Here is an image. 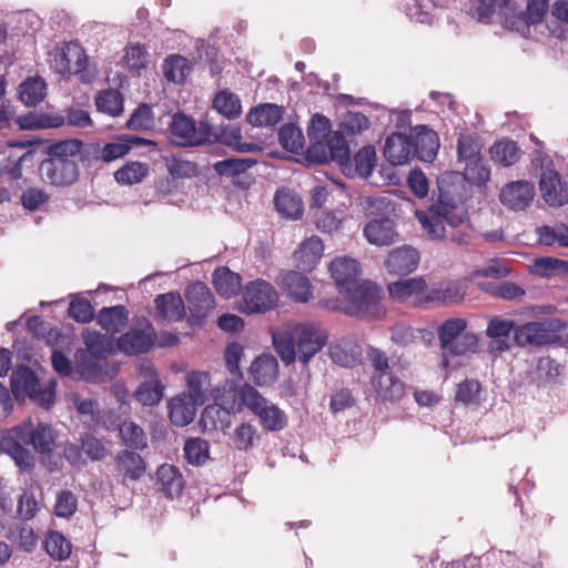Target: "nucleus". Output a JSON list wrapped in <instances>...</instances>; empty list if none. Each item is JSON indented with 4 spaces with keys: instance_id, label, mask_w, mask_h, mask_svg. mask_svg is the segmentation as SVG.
Here are the masks:
<instances>
[{
    "instance_id": "nucleus-51",
    "label": "nucleus",
    "mask_w": 568,
    "mask_h": 568,
    "mask_svg": "<svg viewBox=\"0 0 568 568\" xmlns=\"http://www.w3.org/2000/svg\"><path fill=\"white\" fill-rule=\"evenodd\" d=\"M464 295L465 291L460 283L448 282L436 290L429 291L428 302L439 301L445 304H453L460 302Z\"/></svg>"
},
{
    "instance_id": "nucleus-27",
    "label": "nucleus",
    "mask_w": 568,
    "mask_h": 568,
    "mask_svg": "<svg viewBox=\"0 0 568 568\" xmlns=\"http://www.w3.org/2000/svg\"><path fill=\"white\" fill-rule=\"evenodd\" d=\"M372 386L378 400L397 402L405 395L404 384L392 373L372 377Z\"/></svg>"
},
{
    "instance_id": "nucleus-22",
    "label": "nucleus",
    "mask_w": 568,
    "mask_h": 568,
    "mask_svg": "<svg viewBox=\"0 0 568 568\" xmlns=\"http://www.w3.org/2000/svg\"><path fill=\"white\" fill-rule=\"evenodd\" d=\"M278 285L296 302L306 303L314 297L308 277L300 272H283L278 277Z\"/></svg>"
},
{
    "instance_id": "nucleus-32",
    "label": "nucleus",
    "mask_w": 568,
    "mask_h": 568,
    "mask_svg": "<svg viewBox=\"0 0 568 568\" xmlns=\"http://www.w3.org/2000/svg\"><path fill=\"white\" fill-rule=\"evenodd\" d=\"M199 404L183 394L171 399L169 404L170 419L176 426H186L193 422Z\"/></svg>"
},
{
    "instance_id": "nucleus-20",
    "label": "nucleus",
    "mask_w": 568,
    "mask_h": 568,
    "mask_svg": "<svg viewBox=\"0 0 568 568\" xmlns=\"http://www.w3.org/2000/svg\"><path fill=\"white\" fill-rule=\"evenodd\" d=\"M191 315L196 320L206 317L215 306L210 288L202 282L191 284L186 290Z\"/></svg>"
},
{
    "instance_id": "nucleus-59",
    "label": "nucleus",
    "mask_w": 568,
    "mask_h": 568,
    "mask_svg": "<svg viewBox=\"0 0 568 568\" xmlns=\"http://www.w3.org/2000/svg\"><path fill=\"white\" fill-rule=\"evenodd\" d=\"M278 138L282 146L291 152H298L304 148V135L293 124L283 125L280 129Z\"/></svg>"
},
{
    "instance_id": "nucleus-46",
    "label": "nucleus",
    "mask_w": 568,
    "mask_h": 568,
    "mask_svg": "<svg viewBox=\"0 0 568 568\" xmlns=\"http://www.w3.org/2000/svg\"><path fill=\"white\" fill-rule=\"evenodd\" d=\"M423 132L417 135L415 152L418 153L423 161L432 162L437 155L439 149L438 136L433 130L426 126L420 128Z\"/></svg>"
},
{
    "instance_id": "nucleus-30",
    "label": "nucleus",
    "mask_w": 568,
    "mask_h": 568,
    "mask_svg": "<svg viewBox=\"0 0 568 568\" xmlns=\"http://www.w3.org/2000/svg\"><path fill=\"white\" fill-rule=\"evenodd\" d=\"M333 134L329 121L326 116L315 114L307 128V136L312 141V146L308 148V154L323 153V159H326L325 142Z\"/></svg>"
},
{
    "instance_id": "nucleus-62",
    "label": "nucleus",
    "mask_w": 568,
    "mask_h": 568,
    "mask_svg": "<svg viewBox=\"0 0 568 568\" xmlns=\"http://www.w3.org/2000/svg\"><path fill=\"white\" fill-rule=\"evenodd\" d=\"M548 10V0H527L526 11L519 12V20L527 24H537L542 21Z\"/></svg>"
},
{
    "instance_id": "nucleus-55",
    "label": "nucleus",
    "mask_w": 568,
    "mask_h": 568,
    "mask_svg": "<svg viewBox=\"0 0 568 568\" xmlns=\"http://www.w3.org/2000/svg\"><path fill=\"white\" fill-rule=\"evenodd\" d=\"M258 438L256 428L250 423H242L235 427L231 436L233 446L239 450H248Z\"/></svg>"
},
{
    "instance_id": "nucleus-29",
    "label": "nucleus",
    "mask_w": 568,
    "mask_h": 568,
    "mask_svg": "<svg viewBox=\"0 0 568 568\" xmlns=\"http://www.w3.org/2000/svg\"><path fill=\"white\" fill-rule=\"evenodd\" d=\"M256 162L251 159H226L219 161L213 165L214 171L220 175H230L236 178L235 183L242 186H248L251 178L246 171Z\"/></svg>"
},
{
    "instance_id": "nucleus-17",
    "label": "nucleus",
    "mask_w": 568,
    "mask_h": 568,
    "mask_svg": "<svg viewBox=\"0 0 568 568\" xmlns=\"http://www.w3.org/2000/svg\"><path fill=\"white\" fill-rule=\"evenodd\" d=\"M329 357L336 365L353 367L361 362L362 348L353 335L344 336L329 345Z\"/></svg>"
},
{
    "instance_id": "nucleus-33",
    "label": "nucleus",
    "mask_w": 568,
    "mask_h": 568,
    "mask_svg": "<svg viewBox=\"0 0 568 568\" xmlns=\"http://www.w3.org/2000/svg\"><path fill=\"white\" fill-rule=\"evenodd\" d=\"M274 205L280 215L296 220L303 213V204L298 195L290 189H280L274 195Z\"/></svg>"
},
{
    "instance_id": "nucleus-24",
    "label": "nucleus",
    "mask_w": 568,
    "mask_h": 568,
    "mask_svg": "<svg viewBox=\"0 0 568 568\" xmlns=\"http://www.w3.org/2000/svg\"><path fill=\"white\" fill-rule=\"evenodd\" d=\"M419 262L418 252L412 246H402L393 250L386 262L387 271L395 275H405L416 270Z\"/></svg>"
},
{
    "instance_id": "nucleus-49",
    "label": "nucleus",
    "mask_w": 568,
    "mask_h": 568,
    "mask_svg": "<svg viewBox=\"0 0 568 568\" xmlns=\"http://www.w3.org/2000/svg\"><path fill=\"white\" fill-rule=\"evenodd\" d=\"M209 442L203 438H190L184 444V457L189 464L203 465L210 457Z\"/></svg>"
},
{
    "instance_id": "nucleus-12",
    "label": "nucleus",
    "mask_w": 568,
    "mask_h": 568,
    "mask_svg": "<svg viewBox=\"0 0 568 568\" xmlns=\"http://www.w3.org/2000/svg\"><path fill=\"white\" fill-rule=\"evenodd\" d=\"M534 197L535 186L525 180L511 181L499 192L501 204L513 211H525L530 206Z\"/></svg>"
},
{
    "instance_id": "nucleus-1",
    "label": "nucleus",
    "mask_w": 568,
    "mask_h": 568,
    "mask_svg": "<svg viewBox=\"0 0 568 568\" xmlns=\"http://www.w3.org/2000/svg\"><path fill=\"white\" fill-rule=\"evenodd\" d=\"M272 339L276 353L285 364L298 359L307 365L326 345L328 332L315 321L286 323L272 331Z\"/></svg>"
},
{
    "instance_id": "nucleus-64",
    "label": "nucleus",
    "mask_w": 568,
    "mask_h": 568,
    "mask_svg": "<svg viewBox=\"0 0 568 568\" xmlns=\"http://www.w3.org/2000/svg\"><path fill=\"white\" fill-rule=\"evenodd\" d=\"M78 507L77 497L69 490L61 491L57 495L54 514L58 517L69 518L71 517Z\"/></svg>"
},
{
    "instance_id": "nucleus-35",
    "label": "nucleus",
    "mask_w": 568,
    "mask_h": 568,
    "mask_svg": "<svg viewBox=\"0 0 568 568\" xmlns=\"http://www.w3.org/2000/svg\"><path fill=\"white\" fill-rule=\"evenodd\" d=\"M498 9L501 10L505 16L506 27L514 29L515 22L510 21L508 13L517 11V8L509 7V0H478L474 17L479 22L486 23Z\"/></svg>"
},
{
    "instance_id": "nucleus-63",
    "label": "nucleus",
    "mask_w": 568,
    "mask_h": 568,
    "mask_svg": "<svg viewBox=\"0 0 568 568\" xmlns=\"http://www.w3.org/2000/svg\"><path fill=\"white\" fill-rule=\"evenodd\" d=\"M154 125V116L149 105H140L128 121V128L132 130H150Z\"/></svg>"
},
{
    "instance_id": "nucleus-7",
    "label": "nucleus",
    "mask_w": 568,
    "mask_h": 568,
    "mask_svg": "<svg viewBox=\"0 0 568 568\" xmlns=\"http://www.w3.org/2000/svg\"><path fill=\"white\" fill-rule=\"evenodd\" d=\"M51 68L62 77L75 74L84 83L98 75L97 68L89 63L84 50L77 43H68L50 52Z\"/></svg>"
},
{
    "instance_id": "nucleus-14",
    "label": "nucleus",
    "mask_w": 568,
    "mask_h": 568,
    "mask_svg": "<svg viewBox=\"0 0 568 568\" xmlns=\"http://www.w3.org/2000/svg\"><path fill=\"white\" fill-rule=\"evenodd\" d=\"M250 412L258 418L262 427L270 432L281 430L287 424L286 414L260 393L253 402Z\"/></svg>"
},
{
    "instance_id": "nucleus-2",
    "label": "nucleus",
    "mask_w": 568,
    "mask_h": 568,
    "mask_svg": "<svg viewBox=\"0 0 568 568\" xmlns=\"http://www.w3.org/2000/svg\"><path fill=\"white\" fill-rule=\"evenodd\" d=\"M83 143L79 139L55 142L48 148L49 158L42 161L39 171L42 180L57 187H67L79 179L77 158Z\"/></svg>"
},
{
    "instance_id": "nucleus-25",
    "label": "nucleus",
    "mask_w": 568,
    "mask_h": 568,
    "mask_svg": "<svg viewBox=\"0 0 568 568\" xmlns=\"http://www.w3.org/2000/svg\"><path fill=\"white\" fill-rule=\"evenodd\" d=\"M155 318L174 322L183 317L185 313L184 302L179 293L170 292L155 298Z\"/></svg>"
},
{
    "instance_id": "nucleus-36",
    "label": "nucleus",
    "mask_w": 568,
    "mask_h": 568,
    "mask_svg": "<svg viewBox=\"0 0 568 568\" xmlns=\"http://www.w3.org/2000/svg\"><path fill=\"white\" fill-rule=\"evenodd\" d=\"M119 474L132 480L139 479L145 471V463L142 457L133 452L122 450L115 458Z\"/></svg>"
},
{
    "instance_id": "nucleus-10",
    "label": "nucleus",
    "mask_w": 568,
    "mask_h": 568,
    "mask_svg": "<svg viewBox=\"0 0 568 568\" xmlns=\"http://www.w3.org/2000/svg\"><path fill=\"white\" fill-rule=\"evenodd\" d=\"M39 383L34 373L27 366H19L11 377V388L17 398L29 397L42 406L54 402V390L48 386L38 388Z\"/></svg>"
},
{
    "instance_id": "nucleus-45",
    "label": "nucleus",
    "mask_w": 568,
    "mask_h": 568,
    "mask_svg": "<svg viewBox=\"0 0 568 568\" xmlns=\"http://www.w3.org/2000/svg\"><path fill=\"white\" fill-rule=\"evenodd\" d=\"M47 94V83L39 77L29 78L20 84V100L29 106L37 105Z\"/></svg>"
},
{
    "instance_id": "nucleus-28",
    "label": "nucleus",
    "mask_w": 568,
    "mask_h": 568,
    "mask_svg": "<svg viewBox=\"0 0 568 568\" xmlns=\"http://www.w3.org/2000/svg\"><path fill=\"white\" fill-rule=\"evenodd\" d=\"M278 375V363L273 355L263 354L250 367V376L260 386L274 383Z\"/></svg>"
},
{
    "instance_id": "nucleus-53",
    "label": "nucleus",
    "mask_w": 568,
    "mask_h": 568,
    "mask_svg": "<svg viewBox=\"0 0 568 568\" xmlns=\"http://www.w3.org/2000/svg\"><path fill=\"white\" fill-rule=\"evenodd\" d=\"M44 544L48 555L55 560H65L71 554L70 541L58 531L49 532Z\"/></svg>"
},
{
    "instance_id": "nucleus-57",
    "label": "nucleus",
    "mask_w": 568,
    "mask_h": 568,
    "mask_svg": "<svg viewBox=\"0 0 568 568\" xmlns=\"http://www.w3.org/2000/svg\"><path fill=\"white\" fill-rule=\"evenodd\" d=\"M466 327L467 323L464 318H450L445 321L438 329L442 349L446 346H449L454 339L466 333Z\"/></svg>"
},
{
    "instance_id": "nucleus-42",
    "label": "nucleus",
    "mask_w": 568,
    "mask_h": 568,
    "mask_svg": "<svg viewBox=\"0 0 568 568\" xmlns=\"http://www.w3.org/2000/svg\"><path fill=\"white\" fill-rule=\"evenodd\" d=\"M213 283L216 292L221 296L230 298L239 293L241 287V277L227 267H220L213 273Z\"/></svg>"
},
{
    "instance_id": "nucleus-39",
    "label": "nucleus",
    "mask_w": 568,
    "mask_h": 568,
    "mask_svg": "<svg viewBox=\"0 0 568 568\" xmlns=\"http://www.w3.org/2000/svg\"><path fill=\"white\" fill-rule=\"evenodd\" d=\"M151 345V336L140 329H131L122 335L118 341L119 349L129 355L144 353L149 351Z\"/></svg>"
},
{
    "instance_id": "nucleus-8",
    "label": "nucleus",
    "mask_w": 568,
    "mask_h": 568,
    "mask_svg": "<svg viewBox=\"0 0 568 568\" xmlns=\"http://www.w3.org/2000/svg\"><path fill=\"white\" fill-rule=\"evenodd\" d=\"M276 288L265 280L251 281L243 288L240 310L245 314L264 313L277 305Z\"/></svg>"
},
{
    "instance_id": "nucleus-31",
    "label": "nucleus",
    "mask_w": 568,
    "mask_h": 568,
    "mask_svg": "<svg viewBox=\"0 0 568 568\" xmlns=\"http://www.w3.org/2000/svg\"><path fill=\"white\" fill-rule=\"evenodd\" d=\"M158 485L168 497L179 496L184 487V479L179 468L164 464L156 471Z\"/></svg>"
},
{
    "instance_id": "nucleus-38",
    "label": "nucleus",
    "mask_w": 568,
    "mask_h": 568,
    "mask_svg": "<svg viewBox=\"0 0 568 568\" xmlns=\"http://www.w3.org/2000/svg\"><path fill=\"white\" fill-rule=\"evenodd\" d=\"M489 153L495 163L504 166L516 164L521 156V151L517 143L507 139L494 143L490 146Z\"/></svg>"
},
{
    "instance_id": "nucleus-21",
    "label": "nucleus",
    "mask_w": 568,
    "mask_h": 568,
    "mask_svg": "<svg viewBox=\"0 0 568 568\" xmlns=\"http://www.w3.org/2000/svg\"><path fill=\"white\" fill-rule=\"evenodd\" d=\"M383 153L385 159L393 165H403L414 155L415 144L407 135L393 133L386 139Z\"/></svg>"
},
{
    "instance_id": "nucleus-52",
    "label": "nucleus",
    "mask_w": 568,
    "mask_h": 568,
    "mask_svg": "<svg viewBox=\"0 0 568 568\" xmlns=\"http://www.w3.org/2000/svg\"><path fill=\"white\" fill-rule=\"evenodd\" d=\"M149 166L140 162H130L114 173L115 180L121 184L132 185L140 183L148 175Z\"/></svg>"
},
{
    "instance_id": "nucleus-4",
    "label": "nucleus",
    "mask_w": 568,
    "mask_h": 568,
    "mask_svg": "<svg viewBox=\"0 0 568 568\" xmlns=\"http://www.w3.org/2000/svg\"><path fill=\"white\" fill-rule=\"evenodd\" d=\"M85 351L77 353V373L87 381H100L112 376L116 369L106 362L113 352V341L100 332L85 328L82 333Z\"/></svg>"
},
{
    "instance_id": "nucleus-3",
    "label": "nucleus",
    "mask_w": 568,
    "mask_h": 568,
    "mask_svg": "<svg viewBox=\"0 0 568 568\" xmlns=\"http://www.w3.org/2000/svg\"><path fill=\"white\" fill-rule=\"evenodd\" d=\"M416 216L432 240L466 244L470 239L471 227L463 206L442 205L437 211L416 212Z\"/></svg>"
},
{
    "instance_id": "nucleus-5",
    "label": "nucleus",
    "mask_w": 568,
    "mask_h": 568,
    "mask_svg": "<svg viewBox=\"0 0 568 568\" xmlns=\"http://www.w3.org/2000/svg\"><path fill=\"white\" fill-rule=\"evenodd\" d=\"M258 392L251 385L237 386L235 382L224 379L212 388L214 405L204 408L201 420L206 428H217L215 417L221 410L227 414H239L244 408L250 410Z\"/></svg>"
},
{
    "instance_id": "nucleus-11",
    "label": "nucleus",
    "mask_w": 568,
    "mask_h": 568,
    "mask_svg": "<svg viewBox=\"0 0 568 568\" xmlns=\"http://www.w3.org/2000/svg\"><path fill=\"white\" fill-rule=\"evenodd\" d=\"M556 321L546 318L528 322L515 329V342L518 346H541L552 342Z\"/></svg>"
},
{
    "instance_id": "nucleus-47",
    "label": "nucleus",
    "mask_w": 568,
    "mask_h": 568,
    "mask_svg": "<svg viewBox=\"0 0 568 568\" xmlns=\"http://www.w3.org/2000/svg\"><path fill=\"white\" fill-rule=\"evenodd\" d=\"M213 108L227 119H236L242 113L239 97L230 91L219 92L213 100Z\"/></svg>"
},
{
    "instance_id": "nucleus-9",
    "label": "nucleus",
    "mask_w": 568,
    "mask_h": 568,
    "mask_svg": "<svg viewBox=\"0 0 568 568\" xmlns=\"http://www.w3.org/2000/svg\"><path fill=\"white\" fill-rule=\"evenodd\" d=\"M171 141L179 146H195L210 140L211 128L206 122H199L185 115L175 113L170 123Z\"/></svg>"
},
{
    "instance_id": "nucleus-16",
    "label": "nucleus",
    "mask_w": 568,
    "mask_h": 568,
    "mask_svg": "<svg viewBox=\"0 0 568 568\" xmlns=\"http://www.w3.org/2000/svg\"><path fill=\"white\" fill-rule=\"evenodd\" d=\"M542 199L550 206H562L568 202V184L561 181L558 172L552 169L542 171L539 181Z\"/></svg>"
},
{
    "instance_id": "nucleus-18",
    "label": "nucleus",
    "mask_w": 568,
    "mask_h": 568,
    "mask_svg": "<svg viewBox=\"0 0 568 568\" xmlns=\"http://www.w3.org/2000/svg\"><path fill=\"white\" fill-rule=\"evenodd\" d=\"M18 438L27 444H31L36 450L41 454H48L54 446L53 429L44 424H39L32 428L27 424L17 428Z\"/></svg>"
},
{
    "instance_id": "nucleus-44",
    "label": "nucleus",
    "mask_w": 568,
    "mask_h": 568,
    "mask_svg": "<svg viewBox=\"0 0 568 568\" xmlns=\"http://www.w3.org/2000/svg\"><path fill=\"white\" fill-rule=\"evenodd\" d=\"M282 118V108L276 104H262L252 109L246 115V120L254 126H271L276 124Z\"/></svg>"
},
{
    "instance_id": "nucleus-23",
    "label": "nucleus",
    "mask_w": 568,
    "mask_h": 568,
    "mask_svg": "<svg viewBox=\"0 0 568 568\" xmlns=\"http://www.w3.org/2000/svg\"><path fill=\"white\" fill-rule=\"evenodd\" d=\"M367 242L375 246H387L396 241L395 223L390 219H375L369 221L363 230Z\"/></svg>"
},
{
    "instance_id": "nucleus-58",
    "label": "nucleus",
    "mask_w": 568,
    "mask_h": 568,
    "mask_svg": "<svg viewBox=\"0 0 568 568\" xmlns=\"http://www.w3.org/2000/svg\"><path fill=\"white\" fill-rule=\"evenodd\" d=\"M120 436L126 446L135 449L146 447V436L143 429L132 422H123L120 425Z\"/></svg>"
},
{
    "instance_id": "nucleus-13",
    "label": "nucleus",
    "mask_w": 568,
    "mask_h": 568,
    "mask_svg": "<svg viewBox=\"0 0 568 568\" xmlns=\"http://www.w3.org/2000/svg\"><path fill=\"white\" fill-rule=\"evenodd\" d=\"M428 292L425 281L420 277L399 280L388 284L389 296L396 302L427 303Z\"/></svg>"
},
{
    "instance_id": "nucleus-60",
    "label": "nucleus",
    "mask_w": 568,
    "mask_h": 568,
    "mask_svg": "<svg viewBox=\"0 0 568 568\" xmlns=\"http://www.w3.org/2000/svg\"><path fill=\"white\" fill-rule=\"evenodd\" d=\"M464 178L474 185L483 186L489 181L490 171L483 159L467 162L464 169Z\"/></svg>"
},
{
    "instance_id": "nucleus-19",
    "label": "nucleus",
    "mask_w": 568,
    "mask_h": 568,
    "mask_svg": "<svg viewBox=\"0 0 568 568\" xmlns=\"http://www.w3.org/2000/svg\"><path fill=\"white\" fill-rule=\"evenodd\" d=\"M324 244L318 236H310L300 243L293 254L295 266L304 272H311L321 261Z\"/></svg>"
},
{
    "instance_id": "nucleus-15",
    "label": "nucleus",
    "mask_w": 568,
    "mask_h": 568,
    "mask_svg": "<svg viewBox=\"0 0 568 568\" xmlns=\"http://www.w3.org/2000/svg\"><path fill=\"white\" fill-rule=\"evenodd\" d=\"M329 272L342 295L347 293L358 282L361 266L357 260L353 257L339 256L331 262Z\"/></svg>"
},
{
    "instance_id": "nucleus-61",
    "label": "nucleus",
    "mask_w": 568,
    "mask_h": 568,
    "mask_svg": "<svg viewBox=\"0 0 568 568\" xmlns=\"http://www.w3.org/2000/svg\"><path fill=\"white\" fill-rule=\"evenodd\" d=\"M375 160L376 153L373 146L362 148L353 159L356 173L362 178H368L375 166Z\"/></svg>"
},
{
    "instance_id": "nucleus-37",
    "label": "nucleus",
    "mask_w": 568,
    "mask_h": 568,
    "mask_svg": "<svg viewBox=\"0 0 568 568\" xmlns=\"http://www.w3.org/2000/svg\"><path fill=\"white\" fill-rule=\"evenodd\" d=\"M214 135L220 143L231 146L242 153H247L260 149L256 144L241 142V129L234 124L216 128Z\"/></svg>"
},
{
    "instance_id": "nucleus-54",
    "label": "nucleus",
    "mask_w": 568,
    "mask_h": 568,
    "mask_svg": "<svg viewBox=\"0 0 568 568\" xmlns=\"http://www.w3.org/2000/svg\"><path fill=\"white\" fill-rule=\"evenodd\" d=\"M138 402L145 406L158 404L163 396V387L158 378L142 383L134 393Z\"/></svg>"
},
{
    "instance_id": "nucleus-56",
    "label": "nucleus",
    "mask_w": 568,
    "mask_h": 568,
    "mask_svg": "<svg viewBox=\"0 0 568 568\" xmlns=\"http://www.w3.org/2000/svg\"><path fill=\"white\" fill-rule=\"evenodd\" d=\"M148 51L143 45L134 43L125 48L123 60L130 72L140 74V71L148 64Z\"/></svg>"
},
{
    "instance_id": "nucleus-48",
    "label": "nucleus",
    "mask_w": 568,
    "mask_h": 568,
    "mask_svg": "<svg viewBox=\"0 0 568 568\" xmlns=\"http://www.w3.org/2000/svg\"><path fill=\"white\" fill-rule=\"evenodd\" d=\"M190 64L187 60L179 54L170 55L163 64V72L169 81L182 83L190 73Z\"/></svg>"
},
{
    "instance_id": "nucleus-26",
    "label": "nucleus",
    "mask_w": 568,
    "mask_h": 568,
    "mask_svg": "<svg viewBox=\"0 0 568 568\" xmlns=\"http://www.w3.org/2000/svg\"><path fill=\"white\" fill-rule=\"evenodd\" d=\"M187 392L183 393L186 397L191 398L193 403L200 406L204 405L209 398L211 389V376L209 372L191 371L185 376Z\"/></svg>"
},
{
    "instance_id": "nucleus-34",
    "label": "nucleus",
    "mask_w": 568,
    "mask_h": 568,
    "mask_svg": "<svg viewBox=\"0 0 568 568\" xmlns=\"http://www.w3.org/2000/svg\"><path fill=\"white\" fill-rule=\"evenodd\" d=\"M479 349V339L476 334L466 332L454 339L449 346L443 348V365L449 366L448 356H468L477 353Z\"/></svg>"
},
{
    "instance_id": "nucleus-6",
    "label": "nucleus",
    "mask_w": 568,
    "mask_h": 568,
    "mask_svg": "<svg viewBox=\"0 0 568 568\" xmlns=\"http://www.w3.org/2000/svg\"><path fill=\"white\" fill-rule=\"evenodd\" d=\"M342 296L344 303L337 308L347 315L378 318L385 313L381 303L383 291L374 283L358 281Z\"/></svg>"
},
{
    "instance_id": "nucleus-41",
    "label": "nucleus",
    "mask_w": 568,
    "mask_h": 568,
    "mask_svg": "<svg viewBox=\"0 0 568 568\" xmlns=\"http://www.w3.org/2000/svg\"><path fill=\"white\" fill-rule=\"evenodd\" d=\"M98 323L108 333L120 332L128 323V311L122 305L103 307L98 314Z\"/></svg>"
},
{
    "instance_id": "nucleus-40",
    "label": "nucleus",
    "mask_w": 568,
    "mask_h": 568,
    "mask_svg": "<svg viewBox=\"0 0 568 568\" xmlns=\"http://www.w3.org/2000/svg\"><path fill=\"white\" fill-rule=\"evenodd\" d=\"M0 450L9 455L16 465L23 470H30L34 466L32 454L11 436L3 437L0 440Z\"/></svg>"
},
{
    "instance_id": "nucleus-43",
    "label": "nucleus",
    "mask_w": 568,
    "mask_h": 568,
    "mask_svg": "<svg viewBox=\"0 0 568 568\" xmlns=\"http://www.w3.org/2000/svg\"><path fill=\"white\" fill-rule=\"evenodd\" d=\"M327 146L331 159L338 162L343 168V171H351L352 160L349 156V148L343 134L341 132H333V134L326 140L325 148Z\"/></svg>"
},
{
    "instance_id": "nucleus-50",
    "label": "nucleus",
    "mask_w": 568,
    "mask_h": 568,
    "mask_svg": "<svg viewBox=\"0 0 568 568\" xmlns=\"http://www.w3.org/2000/svg\"><path fill=\"white\" fill-rule=\"evenodd\" d=\"M95 104L100 112L116 116L123 111V99L118 90L109 89L100 92L95 98Z\"/></svg>"
}]
</instances>
